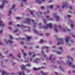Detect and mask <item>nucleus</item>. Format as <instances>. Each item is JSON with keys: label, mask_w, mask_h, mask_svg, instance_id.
I'll return each instance as SVG.
<instances>
[{"label": "nucleus", "mask_w": 75, "mask_h": 75, "mask_svg": "<svg viewBox=\"0 0 75 75\" xmlns=\"http://www.w3.org/2000/svg\"><path fill=\"white\" fill-rule=\"evenodd\" d=\"M30 64H27L26 65H21V69H22V70H23V69H24V70L27 71V72H30V70H27V69H25V67H30Z\"/></svg>", "instance_id": "obj_1"}, {"label": "nucleus", "mask_w": 75, "mask_h": 75, "mask_svg": "<svg viewBox=\"0 0 75 75\" xmlns=\"http://www.w3.org/2000/svg\"><path fill=\"white\" fill-rule=\"evenodd\" d=\"M21 54L19 53L17 54V56L16 57V59L19 61V62H22L23 60V59H21Z\"/></svg>", "instance_id": "obj_2"}, {"label": "nucleus", "mask_w": 75, "mask_h": 75, "mask_svg": "<svg viewBox=\"0 0 75 75\" xmlns=\"http://www.w3.org/2000/svg\"><path fill=\"white\" fill-rule=\"evenodd\" d=\"M59 28H60V30L62 31L63 32H65V29L66 30H67V31H71V30H69V29H68L65 27L62 30V28H61V26L60 25H59Z\"/></svg>", "instance_id": "obj_3"}, {"label": "nucleus", "mask_w": 75, "mask_h": 75, "mask_svg": "<svg viewBox=\"0 0 75 75\" xmlns=\"http://www.w3.org/2000/svg\"><path fill=\"white\" fill-rule=\"evenodd\" d=\"M57 43L58 45H59L60 44H64V41H63V39L61 38H60L58 39Z\"/></svg>", "instance_id": "obj_4"}, {"label": "nucleus", "mask_w": 75, "mask_h": 75, "mask_svg": "<svg viewBox=\"0 0 75 75\" xmlns=\"http://www.w3.org/2000/svg\"><path fill=\"white\" fill-rule=\"evenodd\" d=\"M65 39L67 45L68 46H70L71 45H70L69 43L68 44V42H69V37L66 36Z\"/></svg>", "instance_id": "obj_5"}, {"label": "nucleus", "mask_w": 75, "mask_h": 75, "mask_svg": "<svg viewBox=\"0 0 75 75\" xmlns=\"http://www.w3.org/2000/svg\"><path fill=\"white\" fill-rule=\"evenodd\" d=\"M67 64H69V66H71V67H72L73 68H75V66L72 65H71L72 62L70 61L69 60H68L67 62Z\"/></svg>", "instance_id": "obj_6"}, {"label": "nucleus", "mask_w": 75, "mask_h": 75, "mask_svg": "<svg viewBox=\"0 0 75 75\" xmlns=\"http://www.w3.org/2000/svg\"><path fill=\"white\" fill-rule=\"evenodd\" d=\"M53 16L56 18V21H59V18L58 16H57V13H54Z\"/></svg>", "instance_id": "obj_7"}, {"label": "nucleus", "mask_w": 75, "mask_h": 75, "mask_svg": "<svg viewBox=\"0 0 75 75\" xmlns=\"http://www.w3.org/2000/svg\"><path fill=\"white\" fill-rule=\"evenodd\" d=\"M6 3H7V1H6V0H4L2 1V5L0 6V8L2 9L4 7V4Z\"/></svg>", "instance_id": "obj_8"}, {"label": "nucleus", "mask_w": 75, "mask_h": 75, "mask_svg": "<svg viewBox=\"0 0 75 75\" xmlns=\"http://www.w3.org/2000/svg\"><path fill=\"white\" fill-rule=\"evenodd\" d=\"M45 48H46V52H47H47H49V47L43 46L42 48V50L45 49Z\"/></svg>", "instance_id": "obj_9"}, {"label": "nucleus", "mask_w": 75, "mask_h": 75, "mask_svg": "<svg viewBox=\"0 0 75 75\" xmlns=\"http://www.w3.org/2000/svg\"><path fill=\"white\" fill-rule=\"evenodd\" d=\"M74 21L71 20H70L69 23V24H70V25H71V28H73V27H74Z\"/></svg>", "instance_id": "obj_10"}, {"label": "nucleus", "mask_w": 75, "mask_h": 75, "mask_svg": "<svg viewBox=\"0 0 75 75\" xmlns=\"http://www.w3.org/2000/svg\"><path fill=\"white\" fill-rule=\"evenodd\" d=\"M15 7V5H13L12 6V9H11L9 11V13L8 14V16H10L11 15V11H12V10H13L14 8Z\"/></svg>", "instance_id": "obj_11"}, {"label": "nucleus", "mask_w": 75, "mask_h": 75, "mask_svg": "<svg viewBox=\"0 0 75 75\" xmlns=\"http://www.w3.org/2000/svg\"><path fill=\"white\" fill-rule=\"evenodd\" d=\"M58 49L59 50H60L61 51V52H59L58 51H57L56 52L57 54H61V52H62V48L61 47H58Z\"/></svg>", "instance_id": "obj_12"}, {"label": "nucleus", "mask_w": 75, "mask_h": 75, "mask_svg": "<svg viewBox=\"0 0 75 75\" xmlns=\"http://www.w3.org/2000/svg\"><path fill=\"white\" fill-rule=\"evenodd\" d=\"M67 3L66 2H64L62 6V8H63L64 7H66L67 8Z\"/></svg>", "instance_id": "obj_13"}, {"label": "nucleus", "mask_w": 75, "mask_h": 75, "mask_svg": "<svg viewBox=\"0 0 75 75\" xmlns=\"http://www.w3.org/2000/svg\"><path fill=\"white\" fill-rule=\"evenodd\" d=\"M26 21L25 22H23V23H28V24H30V18H28V19H26Z\"/></svg>", "instance_id": "obj_14"}, {"label": "nucleus", "mask_w": 75, "mask_h": 75, "mask_svg": "<svg viewBox=\"0 0 75 75\" xmlns=\"http://www.w3.org/2000/svg\"><path fill=\"white\" fill-rule=\"evenodd\" d=\"M9 37H10V38L8 40V42H9V43H12V42H13V41L11 40L13 39V36H12L11 35H9Z\"/></svg>", "instance_id": "obj_15"}, {"label": "nucleus", "mask_w": 75, "mask_h": 75, "mask_svg": "<svg viewBox=\"0 0 75 75\" xmlns=\"http://www.w3.org/2000/svg\"><path fill=\"white\" fill-rule=\"evenodd\" d=\"M44 68V67H39L38 68H36L35 67L33 68V70H34V71H38V70H39V69H40L41 68Z\"/></svg>", "instance_id": "obj_16"}, {"label": "nucleus", "mask_w": 75, "mask_h": 75, "mask_svg": "<svg viewBox=\"0 0 75 75\" xmlns=\"http://www.w3.org/2000/svg\"><path fill=\"white\" fill-rule=\"evenodd\" d=\"M47 27H45V28H47L48 27H50V28H51L52 27V25H51V23H49V24H47Z\"/></svg>", "instance_id": "obj_17"}, {"label": "nucleus", "mask_w": 75, "mask_h": 75, "mask_svg": "<svg viewBox=\"0 0 75 75\" xmlns=\"http://www.w3.org/2000/svg\"><path fill=\"white\" fill-rule=\"evenodd\" d=\"M54 31L56 33H57L58 31V28H57V26L56 25H54Z\"/></svg>", "instance_id": "obj_18"}, {"label": "nucleus", "mask_w": 75, "mask_h": 75, "mask_svg": "<svg viewBox=\"0 0 75 75\" xmlns=\"http://www.w3.org/2000/svg\"><path fill=\"white\" fill-rule=\"evenodd\" d=\"M0 25H1L2 27H3L4 25V24L3 23V21L2 20L0 21Z\"/></svg>", "instance_id": "obj_19"}, {"label": "nucleus", "mask_w": 75, "mask_h": 75, "mask_svg": "<svg viewBox=\"0 0 75 75\" xmlns=\"http://www.w3.org/2000/svg\"><path fill=\"white\" fill-rule=\"evenodd\" d=\"M27 10L28 11H30V13H31V14L32 15L33 17H34V16H35V15L34 14H33V12L31 11V10H30L29 9H28Z\"/></svg>", "instance_id": "obj_20"}, {"label": "nucleus", "mask_w": 75, "mask_h": 75, "mask_svg": "<svg viewBox=\"0 0 75 75\" xmlns=\"http://www.w3.org/2000/svg\"><path fill=\"white\" fill-rule=\"evenodd\" d=\"M39 61H40V59H38V58H36L35 59V60L34 61V62L37 63Z\"/></svg>", "instance_id": "obj_21"}, {"label": "nucleus", "mask_w": 75, "mask_h": 75, "mask_svg": "<svg viewBox=\"0 0 75 75\" xmlns=\"http://www.w3.org/2000/svg\"><path fill=\"white\" fill-rule=\"evenodd\" d=\"M2 75H7V72H6L5 71H2Z\"/></svg>", "instance_id": "obj_22"}, {"label": "nucleus", "mask_w": 75, "mask_h": 75, "mask_svg": "<svg viewBox=\"0 0 75 75\" xmlns=\"http://www.w3.org/2000/svg\"><path fill=\"white\" fill-rule=\"evenodd\" d=\"M59 5H57L56 6V7L55 9V10H59Z\"/></svg>", "instance_id": "obj_23"}, {"label": "nucleus", "mask_w": 75, "mask_h": 75, "mask_svg": "<svg viewBox=\"0 0 75 75\" xmlns=\"http://www.w3.org/2000/svg\"><path fill=\"white\" fill-rule=\"evenodd\" d=\"M18 74L19 75H24V73L23 71H21L18 73Z\"/></svg>", "instance_id": "obj_24"}, {"label": "nucleus", "mask_w": 75, "mask_h": 75, "mask_svg": "<svg viewBox=\"0 0 75 75\" xmlns=\"http://www.w3.org/2000/svg\"><path fill=\"white\" fill-rule=\"evenodd\" d=\"M16 18L17 20H21L22 19H23V17H16Z\"/></svg>", "instance_id": "obj_25"}, {"label": "nucleus", "mask_w": 75, "mask_h": 75, "mask_svg": "<svg viewBox=\"0 0 75 75\" xmlns=\"http://www.w3.org/2000/svg\"><path fill=\"white\" fill-rule=\"evenodd\" d=\"M22 52L23 53V55L24 56H26L27 54L23 51V50H22Z\"/></svg>", "instance_id": "obj_26"}, {"label": "nucleus", "mask_w": 75, "mask_h": 75, "mask_svg": "<svg viewBox=\"0 0 75 75\" xmlns=\"http://www.w3.org/2000/svg\"><path fill=\"white\" fill-rule=\"evenodd\" d=\"M16 40H24V38H21L20 39V38H17Z\"/></svg>", "instance_id": "obj_27"}, {"label": "nucleus", "mask_w": 75, "mask_h": 75, "mask_svg": "<svg viewBox=\"0 0 75 75\" xmlns=\"http://www.w3.org/2000/svg\"><path fill=\"white\" fill-rule=\"evenodd\" d=\"M4 41L5 42L6 44V45H8V42L7 41V40H6V39H4Z\"/></svg>", "instance_id": "obj_28"}, {"label": "nucleus", "mask_w": 75, "mask_h": 75, "mask_svg": "<svg viewBox=\"0 0 75 75\" xmlns=\"http://www.w3.org/2000/svg\"><path fill=\"white\" fill-rule=\"evenodd\" d=\"M33 31L35 32V33L36 34H38V31L36 30V29H34L33 30Z\"/></svg>", "instance_id": "obj_29"}, {"label": "nucleus", "mask_w": 75, "mask_h": 75, "mask_svg": "<svg viewBox=\"0 0 75 75\" xmlns=\"http://www.w3.org/2000/svg\"><path fill=\"white\" fill-rule=\"evenodd\" d=\"M27 40H28V41H29V40H30V39L31 38V37L29 36H27Z\"/></svg>", "instance_id": "obj_30"}, {"label": "nucleus", "mask_w": 75, "mask_h": 75, "mask_svg": "<svg viewBox=\"0 0 75 75\" xmlns=\"http://www.w3.org/2000/svg\"><path fill=\"white\" fill-rule=\"evenodd\" d=\"M36 56V55L35 54H33V55H32L31 57L32 58H34V57H35Z\"/></svg>", "instance_id": "obj_31"}, {"label": "nucleus", "mask_w": 75, "mask_h": 75, "mask_svg": "<svg viewBox=\"0 0 75 75\" xmlns=\"http://www.w3.org/2000/svg\"><path fill=\"white\" fill-rule=\"evenodd\" d=\"M54 8V5H51L50 6V8Z\"/></svg>", "instance_id": "obj_32"}, {"label": "nucleus", "mask_w": 75, "mask_h": 75, "mask_svg": "<svg viewBox=\"0 0 75 75\" xmlns=\"http://www.w3.org/2000/svg\"><path fill=\"white\" fill-rule=\"evenodd\" d=\"M45 41H43L42 40V39H41L40 41V43H42V42H45Z\"/></svg>", "instance_id": "obj_33"}, {"label": "nucleus", "mask_w": 75, "mask_h": 75, "mask_svg": "<svg viewBox=\"0 0 75 75\" xmlns=\"http://www.w3.org/2000/svg\"><path fill=\"white\" fill-rule=\"evenodd\" d=\"M42 54H43V55H44V57H46V56H47V55H45V54H44V51H42Z\"/></svg>", "instance_id": "obj_34"}, {"label": "nucleus", "mask_w": 75, "mask_h": 75, "mask_svg": "<svg viewBox=\"0 0 75 75\" xmlns=\"http://www.w3.org/2000/svg\"><path fill=\"white\" fill-rule=\"evenodd\" d=\"M17 31H18V29H17V30H14L13 31V33H16V32H17Z\"/></svg>", "instance_id": "obj_35"}, {"label": "nucleus", "mask_w": 75, "mask_h": 75, "mask_svg": "<svg viewBox=\"0 0 75 75\" xmlns=\"http://www.w3.org/2000/svg\"><path fill=\"white\" fill-rule=\"evenodd\" d=\"M40 73H41V74H42V75H45V74L43 72H42V71H40Z\"/></svg>", "instance_id": "obj_36"}, {"label": "nucleus", "mask_w": 75, "mask_h": 75, "mask_svg": "<svg viewBox=\"0 0 75 75\" xmlns=\"http://www.w3.org/2000/svg\"><path fill=\"white\" fill-rule=\"evenodd\" d=\"M25 62H28V61H29V60L28 59H27L26 58L25 59Z\"/></svg>", "instance_id": "obj_37"}, {"label": "nucleus", "mask_w": 75, "mask_h": 75, "mask_svg": "<svg viewBox=\"0 0 75 75\" xmlns=\"http://www.w3.org/2000/svg\"><path fill=\"white\" fill-rule=\"evenodd\" d=\"M59 68H60V69H62V71H63V70H62V67H61V65H60L59 66Z\"/></svg>", "instance_id": "obj_38"}, {"label": "nucleus", "mask_w": 75, "mask_h": 75, "mask_svg": "<svg viewBox=\"0 0 75 75\" xmlns=\"http://www.w3.org/2000/svg\"><path fill=\"white\" fill-rule=\"evenodd\" d=\"M2 33H3V30H2V29H1L0 30V34H1Z\"/></svg>", "instance_id": "obj_39"}, {"label": "nucleus", "mask_w": 75, "mask_h": 75, "mask_svg": "<svg viewBox=\"0 0 75 75\" xmlns=\"http://www.w3.org/2000/svg\"><path fill=\"white\" fill-rule=\"evenodd\" d=\"M16 65V63L14 62H13L12 65H13V66H15V65Z\"/></svg>", "instance_id": "obj_40"}, {"label": "nucleus", "mask_w": 75, "mask_h": 75, "mask_svg": "<svg viewBox=\"0 0 75 75\" xmlns=\"http://www.w3.org/2000/svg\"><path fill=\"white\" fill-rule=\"evenodd\" d=\"M52 58V56H51V55H50L49 59V60H51Z\"/></svg>", "instance_id": "obj_41"}, {"label": "nucleus", "mask_w": 75, "mask_h": 75, "mask_svg": "<svg viewBox=\"0 0 75 75\" xmlns=\"http://www.w3.org/2000/svg\"><path fill=\"white\" fill-rule=\"evenodd\" d=\"M48 20H53V18H48Z\"/></svg>", "instance_id": "obj_42"}, {"label": "nucleus", "mask_w": 75, "mask_h": 75, "mask_svg": "<svg viewBox=\"0 0 75 75\" xmlns=\"http://www.w3.org/2000/svg\"><path fill=\"white\" fill-rule=\"evenodd\" d=\"M41 8H42V10H43V9H44V6H41Z\"/></svg>", "instance_id": "obj_43"}, {"label": "nucleus", "mask_w": 75, "mask_h": 75, "mask_svg": "<svg viewBox=\"0 0 75 75\" xmlns=\"http://www.w3.org/2000/svg\"><path fill=\"white\" fill-rule=\"evenodd\" d=\"M69 7L70 9H72V8H73L71 6H69Z\"/></svg>", "instance_id": "obj_44"}, {"label": "nucleus", "mask_w": 75, "mask_h": 75, "mask_svg": "<svg viewBox=\"0 0 75 75\" xmlns=\"http://www.w3.org/2000/svg\"><path fill=\"white\" fill-rule=\"evenodd\" d=\"M28 54H29V55L30 56L32 54V53H31L30 52H29L28 53Z\"/></svg>", "instance_id": "obj_45"}, {"label": "nucleus", "mask_w": 75, "mask_h": 75, "mask_svg": "<svg viewBox=\"0 0 75 75\" xmlns=\"http://www.w3.org/2000/svg\"><path fill=\"white\" fill-rule=\"evenodd\" d=\"M50 17L48 16H45V18H49Z\"/></svg>", "instance_id": "obj_46"}, {"label": "nucleus", "mask_w": 75, "mask_h": 75, "mask_svg": "<svg viewBox=\"0 0 75 75\" xmlns=\"http://www.w3.org/2000/svg\"><path fill=\"white\" fill-rule=\"evenodd\" d=\"M35 1L36 2H39V3H41V1H38V0H36Z\"/></svg>", "instance_id": "obj_47"}, {"label": "nucleus", "mask_w": 75, "mask_h": 75, "mask_svg": "<svg viewBox=\"0 0 75 75\" xmlns=\"http://www.w3.org/2000/svg\"><path fill=\"white\" fill-rule=\"evenodd\" d=\"M0 56H1V58H4V56H2V55H1V54H0Z\"/></svg>", "instance_id": "obj_48"}, {"label": "nucleus", "mask_w": 75, "mask_h": 75, "mask_svg": "<svg viewBox=\"0 0 75 75\" xmlns=\"http://www.w3.org/2000/svg\"><path fill=\"white\" fill-rule=\"evenodd\" d=\"M22 1H24V2H26L27 0H21Z\"/></svg>", "instance_id": "obj_49"}, {"label": "nucleus", "mask_w": 75, "mask_h": 75, "mask_svg": "<svg viewBox=\"0 0 75 75\" xmlns=\"http://www.w3.org/2000/svg\"><path fill=\"white\" fill-rule=\"evenodd\" d=\"M67 17H69V18L70 17H71V16H70V15H68L67 16Z\"/></svg>", "instance_id": "obj_50"}, {"label": "nucleus", "mask_w": 75, "mask_h": 75, "mask_svg": "<svg viewBox=\"0 0 75 75\" xmlns=\"http://www.w3.org/2000/svg\"><path fill=\"white\" fill-rule=\"evenodd\" d=\"M47 13H50V11H49L48 10H47Z\"/></svg>", "instance_id": "obj_51"}, {"label": "nucleus", "mask_w": 75, "mask_h": 75, "mask_svg": "<svg viewBox=\"0 0 75 75\" xmlns=\"http://www.w3.org/2000/svg\"><path fill=\"white\" fill-rule=\"evenodd\" d=\"M40 35H41V36H42L43 35V34L42 33H41L40 34Z\"/></svg>", "instance_id": "obj_52"}, {"label": "nucleus", "mask_w": 75, "mask_h": 75, "mask_svg": "<svg viewBox=\"0 0 75 75\" xmlns=\"http://www.w3.org/2000/svg\"><path fill=\"white\" fill-rule=\"evenodd\" d=\"M20 43L21 45H23L24 44V43L23 42H21Z\"/></svg>", "instance_id": "obj_53"}, {"label": "nucleus", "mask_w": 75, "mask_h": 75, "mask_svg": "<svg viewBox=\"0 0 75 75\" xmlns=\"http://www.w3.org/2000/svg\"><path fill=\"white\" fill-rule=\"evenodd\" d=\"M17 27H20V25L18 24L17 25Z\"/></svg>", "instance_id": "obj_54"}, {"label": "nucleus", "mask_w": 75, "mask_h": 75, "mask_svg": "<svg viewBox=\"0 0 75 75\" xmlns=\"http://www.w3.org/2000/svg\"><path fill=\"white\" fill-rule=\"evenodd\" d=\"M43 21H44V23H46V21H45V20L43 19Z\"/></svg>", "instance_id": "obj_55"}, {"label": "nucleus", "mask_w": 75, "mask_h": 75, "mask_svg": "<svg viewBox=\"0 0 75 75\" xmlns=\"http://www.w3.org/2000/svg\"><path fill=\"white\" fill-rule=\"evenodd\" d=\"M24 48H25V49H27V47L26 46H25L24 47Z\"/></svg>", "instance_id": "obj_56"}, {"label": "nucleus", "mask_w": 75, "mask_h": 75, "mask_svg": "<svg viewBox=\"0 0 75 75\" xmlns=\"http://www.w3.org/2000/svg\"><path fill=\"white\" fill-rule=\"evenodd\" d=\"M55 74L56 75H58V73L57 72H55Z\"/></svg>", "instance_id": "obj_57"}, {"label": "nucleus", "mask_w": 75, "mask_h": 75, "mask_svg": "<svg viewBox=\"0 0 75 75\" xmlns=\"http://www.w3.org/2000/svg\"><path fill=\"white\" fill-rule=\"evenodd\" d=\"M30 61H33V59H32L31 58H30Z\"/></svg>", "instance_id": "obj_58"}, {"label": "nucleus", "mask_w": 75, "mask_h": 75, "mask_svg": "<svg viewBox=\"0 0 75 75\" xmlns=\"http://www.w3.org/2000/svg\"><path fill=\"white\" fill-rule=\"evenodd\" d=\"M46 35H47V36H48V35H50V34H49L48 33H47L46 34Z\"/></svg>", "instance_id": "obj_59"}, {"label": "nucleus", "mask_w": 75, "mask_h": 75, "mask_svg": "<svg viewBox=\"0 0 75 75\" xmlns=\"http://www.w3.org/2000/svg\"><path fill=\"white\" fill-rule=\"evenodd\" d=\"M54 36L55 38H57V35H54Z\"/></svg>", "instance_id": "obj_60"}, {"label": "nucleus", "mask_w": 75, "mask_h": 75, "mask_svg": "<svg viewBox=\"0 0 75 75\" xmlns=\"http://www.w3.org/2000/svg\"><path fill=\"white\" fill-rule=\"evenodd\" d=\"M11 23L10 22H9V23L8 24V25H11Z\"/></svg>", "instance_id": "obj_61"}, {"label": "nucleus", "mask_w": 75, "mask_h": 75, "mask_svg": "<svg viewBox=\"0 0 75 75\" xmlns=\"http://www.w3.org/2000/svg\"><path fill=\"white\" fill-rule=\"evenodd\" d=\"M5 61H6V62H7V61H8V59H5Z\"/></svg>", "instance_id": "obj_62"}, {"label": "nucleus", "mask_w": 75, "mask_h": 75, "mask_svg": "<svg viewBox=\"0 0 75 75\" xmlns=\"http://www.w3.org/2000/svg\"><path fill=\"white\" fill-rule=\"evenodd\" d=\"M21 6L22 7H23V2H22L21 3Z\"/></svg>", "instance_id": "obj_63"}, {"label": "nucleus", "mask_w": 75, "mask_h": 75, "mask_svg": "<svg viewBox=\"0 0 75 75\" xmlns=\"http://www.w3.org/2000/svg\"><path fill=\"white\" fill-rule=\"evenodd\" d=\"M72 36L73 37H75V35H73V34H72Z\"/></svg>", "instance_id": "obj_64"}]
</instances>
